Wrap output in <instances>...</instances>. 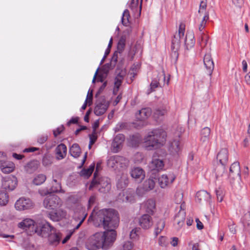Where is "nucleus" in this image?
I'll use <instances>...</instances> for the list:
<instances>
[{
	"label": "nucleus",
	"mask_w": 250,
	"mask_h": 250,
	"mask_svg": "<svg viewBox=\"0 0 250 250\" xmlns=\"http://www.w3.org/2000/svg\"><path fill=\"white\" fill-rule=\"evenodd\" d=\"M69 153L71 156L75 158L79 157L81 153L79 145L78 144H74L70 148Z\"/></svg>",
	"instance_id": "35"
},
{
	"label": "nucleus",
	"mask_w": 250,
	"mask_h": 250,
	"mask_svg": "<svg viewBox=\"0 0 250 250\" xmlns=\"http://www.w3.org/2000/svg\"><path fill=\"white\" fill-rule=\"evenodd\" d=\"M242 223L245 229L250 232V212L248 211L244 214Z\"/></svg>",
	"instance_id": "39"
},
{
	"label": "nucleus",
	"mask_w": 250,
	"mask_h": 250,
	"mask_svg": "<svg viewBox=\"0 0 250 250\" xmlns=\"http://www.w3.org/2000/svg\"><path fill=\"white\" fill-rule=\"evenodd\" d=\"M0 168L3 173H9L14 170L15 165L12 162H5L2 164Z\"/></svg>",
	"instance_id": "33"
},
{
	"label": "nucleus",
	"mask_w": 250,
	"mask_h": 250,
	"mask_svg": "<svg viewBox=\"0 0 250 250\" xmlns=\"http://www.w3.org/2000/svg\"><path fill=\"white\" fill-rule=\"evenodd\" d=\"M156 226V228H159L160 231H162L165 226V222L161 219L157 222Z\"/></svg>",
	"instance_id": "58"
},
{
	"label": "nucleus",
	"mask_w": 250,
	"mask_h": 250,
	"mask_svg": "<svg viewBox=\"0 0 250 250\" xmlns=\"http://www.w3.org/2000/svg\"><path fill=\"white\" fill-rule=\"evenodd\" d=\"M128 179L125 176L121 177L117 182V188L120 190H123L128 184Z\"/></svg>",
	"instance_id": "36"
},
{
	"label": "nucleus",
	"mask_w": 250,
	"mask_h": 250,
	"mask_svg": "<svg viewBox=\"0 0 250 250\" xmlns=\"http://www.w3.org/2000/svg\"><path fill=\"white\" fill-rule=\"evenodd\" d=\"M67 152V147L64 144L59 145L55 149L56 154L57 155L59 159L64 158Z\"/></svg>",
	"instance_id": "24"
},
{
	"label": "nucleus",
	"mask_w": 250,
	"mask_h": 250,
	"mask_svg": "<svg viewBox=\"0 0 250 250\" xmlns=\"http://www.w3.org/2000/svg\"><path fill=\"white\" fill-rule=\"evenodd\" d=\"M139 223L143 229H149L153 225L152 217L147 214H144L139 218Z\"/></svg>",
	"instance_id": "17"
},
{
	"label": "nucleus",
	"mask_w": 250,
	"mask_h": 250,
	"mask_svg": "<svg viewBox=\"0 0 250 250\" xmlns=\"http://www.w3.org/2000/svg\"><path fill=\"white\" fill-rule=\"evenodd\" d=\"M96 200V197L95 196H91L90 197L88 203V208H90L95 203Z\"/></svg>",
	"instance_id": "62"
},
{
	"label": "nucleus",
	"mask_w": 250,
	"mask_h": 250,
	"mask_svg": "<svg viewBox=\"0 0 250 250\" xmlns=\"http://www.w3.org/2000/svg\"><path fill=\"white\" fill-rule=\"evenodd\" d=\"M182 38H183L179 35H174L171 41V53L170 56L171 62L174 64L177 63L179 57L178 51L180 48L181 39Z\"/></svg>",
	"instance_id": "5"
},
{
	"label": "nucleus",
	"mask_w": 250,
	"mask_h": 250,
	"mask_svg": "<svg viewBox=\"0 0 250 250\" xmlns=\"http://www.w3.org/2000/svg\"><path fill=\"white\" fill-rule=\"evenodd\" d=\"M186 218V212L184 210H180L175 215L174 221L180 228L183 226Z\"/></svg>",
	"instance_id": "29"
},
{
	"label": "nucleus",
	"mask_w": 250,
	"mask_h": 250,
	"mask_svg": "<svg viewBox=\"0 0 250 250\" xmlns=\"http://www.w3.org/2000/svg\"><path fill=\"white\" fill-rule=\"evenodd\" d=\"M195 40L193 33H188L185 39V44L187 49L188 50L194 45Z\"/></svg>",
	"instance_id": "27"
},
{
	"label": "nucleus",
	"mask_w": 250,
	"mask_h": 250,
	"mask_svg": "<svg viewBox=\"0 0 250 250\" xmlns=\"http://www.w3.org/2000/svg\"><path fill=\"white\" fill-rule=\"evenodd\" d=\"M17 178L13 175L5 177L2 180V188L8 191L13 190L17 187Z\"/></svg>",
	"instance_id": "11"
},
{
	"label": "nucleus",
	"mask_w": 250,
	"mask_h": 250,
	"mask_svg": "<svg viewBox=\"0 0 250 250\" xmlns=\"http://www.w3.org/2000/svg\"><path fill=\"white\" fill-rule=\"evenodd\" d=\"M217 159L220 164L227 165L229 160V152L227 148L221 149L218 153Z\"/></svg>",
	"instance_id": "20"
},
{
	"label": "nucleus",
	"mask_w": 250,
	"mask_h": 250,
	"mask_svg": "<svg viewBox=\"0 0 250 250\" xmlns=\"http://www.w3.org/2000/svg\"><path fill=\"white\" fill-rule=\"evenodd\" d=\"M155 184V182L153 179H148L144 182L142 187L145 190L148 191L154 188Z\"/></svg>",
	"instance_id": "38"
},
{
	"label": "nucleus",
	"mask_w": 250,
	"mask_h": 250,
	"mask_svg": "<svg viewBox=\"0 0 250 250\" xmlns=\"http://www.w3.org/2000/svg\"><path fill=\"white\" fill-rule=\"evenodd\" d=\"M80 217H78V218L80 220L79 223L77 224V225L72 229L69 230L68 232L67 233L66 236L62 240V243L65 244L66 243L68 240L70 239L71 236L73 235V234L74 233L76 229H78L81 226L82 223L83 222L84 220H85L87 214H84V212H83L82 215H80Z\"/></svg>",
	"instance_id": "18"
},
{
	"label": "nucleus",
	"mask_w": 250,
	"mask_h": 250,
	"mask_svg": "<svg viewBox=\"0 0 250 250\" xmlns=\"http://www.w3.org/2000/svg\"><path fill=\"white\" fill-rule=\"evenodd\" d=\"M209 19V14L208 12H206L205 16H204L201 24L199 25V29L200 31H202L205 28L207 21Z\"/></svg>",
	"instance_id": "49"
},
{
	"label": "nucleus",
	"mask_w": 250,
	"mask_h": 250,
	"mask_svg": "<svg viewBox=\"0 0 250 250\" xmlns=\"http://www.w3.org/2000/svg\"><path fill=\"white\" fill-rule=\"evenodd\" d=\"M126 126V123H118L115 128V131L116 132L119 131L121 129L125 128Z\"/></svg>",
	"instance_id": "61"
},
{
	"label": "nucleus",
	"mask_w": 250,
	"mask_h": 250,
	"mask_svg": "<svg viewBox=\"0 0 250 250\" xmlns=\"http://www.w3.org/2000/svg\"><path fill=\"white\" fill-rule=\"evenodd\" d=\"M64 127L63 125L58 127L56 130H53L54 136L56 137L58 135H60L64 130Z\"/></svg>",
	"instance_id": "57"
},
{
	"label": "nucleus",
	"mask_w": 250,
	"mask_h": 250,
	"mask_svg": "<svg viewBox=\"0 0 250 250\" xmlns=\"http://www.w3.org/2000/svg\"><path fill=\"white\" fill-rule=\"evenodd\" d=\"M169 150L173 154L178 153L180 150V142L177 140H174L170 143Z\"/></svg>",
	"instance_id": "40"
},
{
	"label": "nucleus",
	"mask_w": 250,
	"mask_h": 250,
	"mask_svg": "<svg viewBox=\"0 0 250 250\" xmlns=\"http://www.w3.org/2000/svg\"><path fill=\"white\" fill-rule=\"evenodd\" d=\"M117 53L115 52L112 56L110 62L105 64L102 68V71L104 73L107 74L109 69H112L115 67L117 62Z\"/></svg>",
	"instance_id": "21"
},
{
	"label": "nucleus",
	"mask_w": 250,
	"mask_h": 250,
	"mask_svg": "<svg viewBox=\"0 0 250 250\" xmlns=\"http://www.w3.org/2000/svg\"><path fill=\"white\" fill-rule=\"evenodd\" d=\"M196 198L199 202L202 201H208L210 199V195L207 191L201 190L196 193Z\"/></svg>",
	"instance_id": "28"
},
{
	"label": "nucleus",
	"mask_w": 250,
	"mask_h": 250,
	"mask_svg": "<svg viewBox=\"0 0 250 250\" xmlns=\"http://www.w3.org/2000/svg\"><path fill=\"white\" fill-rule=\"evenodd\" d=\"M208 40V37L206 35L204 34L202 35L201 37V41L200 42L201 46L205 47L207 44Z\"/></svg>",
	"instance_id": "56"
},
{
	"label": "nucleus",
	"mask_w": 250,
	"mask_h": 250,
	"mask_svg": "<svg viewBox=\"0 0 250 250\" xmlns=\"http://www.w3.org/2000/svg\"><path fill=\"white\" fill-rule=\"evenodd\" d=\"M48 139V135L47 134L42 135L39 136L37 139V142L40 144H44Z\"/></svg>",
	"instance_id": "53"
},
{
	"label": "nucleus",
	"mask_w": 250,
	"mask_h": 250,
	"mask_svg": "<svg viewBox=\"0 0 250 250\" xmlns=\"http://www.w3.org/2000/svg\"><path fill=\"white\" fill-rule=\"evenodd\" d=\"M146 211L149 213L152 214L153 212V209L155 208V203L153 200H148L146 203Z\"/></svg>",
	"instance_id": "46"
},
{
	"label": "nucleus",
	"mask_w": 250,
	"mask_h": 250,
	"mask_svg": "<svg viewBox=\"0 0 250 250\" xmlns=\"http://www.w3.org/2000/svg\"><path fill=\"white\" fill-rule=\"evenodd\" d=\"M33 206L32 201L29 198H21L18 200L15 207L19 210H25L31 208Z\"/></svg>",
	"instance_id": "13"
},
{
	"label": "nucleus",
	"mask_w": 250,
	"mask_h": 250,
	"mask_svg": "<svg viewBox=\"0 0 250 250\" xmlns=\"http://www.w3.org/2000/svg\"><path fill=\"white\" fill-rule=\"evenodd\" d=\"M159 245L161 247H166V238L164 236H161L159 237L158 241Z\"/></svg>",
	"instance_id": "64"
},
{
	"label": "nucleus",
	"mask_w": 250,
	"mask_h": 250,
	"mask_svg": "<svg viewBox=\"0 0 250 250\" xmlns=\"http://www.w3.org/2000/svg\"><path fill=\"white\" fill-rule=\"evenodd\" d=\"M95 163L91 164L88 168H83L80 172L81 176L84 178H88L92 174L95 168Z\"/></svg>",
	"instance_id": "32"
},
{
	"label": "nucleus",
	"mask_w": 250,
	"mask_h": 250,
	"mask_svg": "<svg viewBox=\"0 0 250 250\" xmlns=\"http://www.w3.org/2000/svg\"><path fill=\"white\" fill-rule=\"evenodd\" d=\"M53 185L50 188V190L51 192H62L61 184L60 183L58 182L56 179H53Z\"/></svg>",
	"instance_id": "43"
},
{
	"label": "nucleus",
	"mask_w": 250,
	"mask_h": 250,
	"mask_svg": "<svg viewBox=\"0 0 250 250\" xmlns=\"http://www.w3.org/2000/svg\"><path fill=\"white\" fill-rule=\"evenodd\" d=\"M175 178L176 176L173 173H170L168 175H163L158 178L159 184L162 188H165L169 183H172Z\"/></svg>",
	"instance_id": "16"
},
{
	"label": "nucleus",
	"mask_w": 250,
	"mask_h": 250,
	"mask_svg": "<svg viewBox=\"0 0 250 250\" xmlns=\"http://www.w3.org/2000/svg\"><path fill=\"white\" fill-rule=\"evenodd\" d=\"M227 165H218L215 169V172L216 174V178H218L219 177H222L224 175V174L226 173L227 171L226 168V166Z\"/></svg>",
	"instance_id": "37"
},
{
	"label": "nucleus",
	"mask_w": 250,
	"mask_h": 250,
	"mask_svg": "<svg viewBox=\"0 0 250 250\" xmlns=\"http://www.w3.org/2000/svg\"><path fill=\"white\" fill-rule=\"evenodd\" d=\"M97 98L94 112L97 116H101L106 112L109 107L110 103L106 100L104 96H100Z\"/></svg>",
	"instance_id": "6"
},
{
	"label": "nucleus",
	"mask_w": 250,
	"mask_h": 250,
	"mask_svg": "<svg viewBox=\"0 0 250 250\" xmlns=\"http://www.w3.org/2000/svg\"><path fill=\"white\" fill-rule=\"evenodd\" d=\"M126 36L123 35L121 36L117 44V53H122L125 49L126 42Z\"/></svg>",
	"instance_id": "34"
},
{
	"label": "nucleus",
	"mask_w": 250,
	"mask_h": 250,
	"mask_svg": "<svg viewBox=\"0 0 250 250\" xmlns=\"http://www.w3.org/2000/svg\"><path fill=\"white\" fill-rule=\"evenodd\" d=\"M185 25L183 23H181L179 25L178 34H176V35H179L180 37L183 38L185 33Z\"/></svg>",
	"instance_id": "54"
},
{
	"label": "nucleus",
	"mask_w": 250,
	"mask_h": 250,
	"mask_svg": "<svg viewBox=\"0 0 250 250\" xmlns=\"http://www.w3.org/2000/svg\"><path fill=\"white\" fill-rule=\"evenodd\" d=\"M204 63L208 70V75L211 76L214 67V63L210 54H206L204 58Z\"/></svg>",
	"instance_id": "19"
},
{
	"label": "nucleus",
	"mask_w": 250,
	"mask_h": 250,
	"mask_svg": "<svg viewBox=\"0 0 250 250\" xmlns=\"http://www.w3.org/2000/svg\"><path fill=\"white\" fill-rule=\"evenodd\" d=\"M229 178L231 182H239L241 180V171L239 163L234 162L230 167Z\"/></svg>",
	"instance_id": "10"
},
{
	"label": "nucleus",
	"mask_w": 250,
	"mask_h": 250,
	"mask_svg": "<svg viewBox=\"0 0 250 250\" xmlns=\"http://www.w3.org/2000/svg\"><path fill=\"white\" fill-rule=\"evenodd\" d=\"M166 113V111L164 109H156L153 113L154 118L156 119H159L160 117H163Z\"/></svg>",
	"instance_id": "47"
},
{
	"label": "nucleus",
	"mask_w": 250,
	"mask_h": 250,
	"mask_svg": "<svg viewBox=\"0 0 250 250\" xmlns=\"http://www.w3.org/2000/svg\"><path fill=\"white\" fill-rule=\"evenodd\" d=\"M38 192L42 196H45L51 193V190L49 191L47 188L40 189Z\"/></svg>",
	"instance_id": "63"
},
{
	"label": "nucleus",
	"mask_w": 250,
	"mask_h": 250,
	"mask_svg": "<svg viewBox=\"0 0 250 250\" xmlns=\"http://www.w3.org/2000/svg\"><path fill=\"white\" fill-rule=\"evenodd\" d=\"M54 230L55 228L50 223L45 222L37 226V231H35V233L42 237H47Z\"/></svg>",
	"instance_id": "12"
},
{
	"label": "nucleus",
	"mask_w": 250,
	"mask_h": 250,
	"mask_svg": "<svg viewBox=\"0 0 250 250\" xmlns=\"http://www.w3.org/2000/svg\"><path fill=\"white\" fill-rule=\"evenodd\" d=\"M210 129L208 127L203 128L201 131V141L208 144L209 142Z\"/></svg>",
	"instance_id": "31"
},
{
	"label": "nucleus",
	"mask_w": 250,
	"mask_h": 250,
	"mask_svg": "<svg viewBox=\"0 0 250 250\" xmlns=\"http://www.w3.org/2000/svg\"><path fill=\"white\" fill-rule=\"evenodd\" d=\"M159 85V83L156 80H153L150 83L151 92L154 91L155 89Z\"/></svg>",
	"instance_id": "59"
},
{
	"label": "nucleus",
	"mask_w": 250,
	"mask_h": 250,
	"mask_svg": "<svg viewBox=\"0 0 250 250\" xmlns=\"http://www.w3.org/2000/svg\"><path fill=\"white\" fill-rule=\"evenodd\" d=\"M136 52V46L133 47H131L130 48L129 51L128 53V57L129 58V60L130 61H132L133 60L134 56Z\"/></svg>",
	"instance_id": "50"
},
{
	"label": "nucleus",
	"mask_w": 250,
	"mask_h": 250,
	"mask_svg": "<svg viewBox=\"0 0 250 250\" xmlns=\"http://www.w3.org/2000/svg\"><path fill=\"white\" fill-rule=\"evenodd\" d=\"M166 138L167 133L163 129H153L145 138V147L147 150L156 149L166 141Z\"/></svg>",
	"instance_id": "2"
},
{
	"label": "nucleus",
	"mask_w": 250,
	"mask_h": 250,
	"mask_svg": "<svg viewBox=\"0 0 250 250\" xmlns=\"http://www.w3.org/2000/svg\"><path fill=\"white\" fill-rule=\"evenodd\" d=\"M125 139V136L123 134H119L117 135L113 140L112 146L116 148L117 149H120Z\"/></svg>",
	"instance_id": "30"
},
{
	"label": "nucleus",
	"mask_w": 250,
	"mask_h": 250,
	"mask_svg": "<svg viewBox=\"0 0 250 250\" xmlns=\"http://www.w3.org/2000/svg\"><path fill=\"white\" fill-rule=\"evenodd\" d=\"M139 5V0H131L129 8L133 11L137 10Z\"/></svg>",
	"instance_id": "51"
},
{
	"label": "nucleus",
	"mask_w": 250,
	"mask_h": 250,
	"mask_svg": "<svg viewBox=\"0 0 250 250\" xmlns=\"http://www.w3.org/2000/svg\"><path fill=\"white\" fill-rule=\"evenodd\" d=\"M43 204L46 208L54 210L61 205V200L58 196L50 195L44 199Z\"/></svg>",
	"instance_id": "7"
},
{
	"label": "nucleus",
	"mask_w": 250,
	"mask_h": 250,
	"mask_svg": "<svg viewBox=\"0 0 250 250\" xmlns=\"http://www.w3.org/2000/svg\"><path fill=\"white\" fill-rule=\"evenodd\" d=\"M131 177L136 182L140 183L145 177V172L141 167H134L130 171Z\"/></svg>",
	"instance_id": "15"
},
{
	"label": "nucleus",
	"mask_w": 250,
	"mask_h": 250,
	"mask_svg": "<svg viewBox=\"0 0 250 250\" xmlns=\"http://www.w3.org/2000/svg\"><path fill=\"white\" fill-rule=\"evenodd\" d=\"M130 17V16L128 10L125 9L123 12L122 18V24L125 26H127L128 23L129 22V19Z\"/></svg>",
	"instance_id": "45"
},
{
	"label": "nucleus",
	"mask_w": 250,
	"mask_h": 250,
	"mask_svg": "<svg viewBox=\"0 0 250 250\" xmlns=\"http://www.w3.org/2000/svg\"><path fill=\"white\" fill-rule=\"evenodd\" d=\"M151 114V110L150 108H144L139 111V113L136 114V118L140 121L145 120L147 119Z\"/></svg>",
	"instance_id": "22"
},
{
	"label": "nucleus",
	"mask_w": 250,
	"mask_h": 250,
	"mask_svg": "<svg viewBox=\"0 0 250 250\" xmlns=\"http://www.w3.org/2000/svg\"><path fill=\"white\" fill-rule=\"evenodd\" d=\"M107 82L105 81L104 82L103 84L101 86V87L99 88V89H98V90L97 91V92H96V94H95V97L96 98H99V95L102 93V92L104 91V89L105 87H106V86L107 85Z\"/></svg>",
	"instance_id": "55"
},
{
	"label": "nucleus",
	"mask_w": 250,
	"mask_h": 250,
	"mask_svg": "<svg viewBox=\"0 0 250 250\" xmlns=\"http://www.w3.org/2000/svg\"><path fill=\"white\" fill-rule=\"evenodd\" d=\"M46 176L43 174H39L36 175L33 180V183L36 185H40L43 184L46 180Z\"/></svg>",
	"instance_id": "42"
},
{
	"label": "nucleus",
	"mask_w": 250,
	"mask_h": 250,
	"mask_svg": "<svg viewBox=\"0 0 250 250\" xmlns=\"http://www.w3.org/2000/svg\"><path fill=\"white\" fill-rule=\"evenodd\" d=\"M9 196L4 191H0V206H5L8 202Z\"/></svg>",
	"instance_id": "44"
},
{
	"label": "nucleus",
	"mask_w": 250,
	"mask_h": 250,
	"mask_svg": "<svg viewBox=\"0 0 250 250\" xmlns=\"http://www.w3.org/2000/svg\"><path fill=\"white\" fill-rule=\"evenodd\" d=\"M53 157L49 153H45L42 159V164L43 166L47 167L50 166L53 162Z\"/></svg>",
	"instance_id": "41"
},
{
	"label": "nucleus",
	"mask_w": 250,
	"mask_h": 250,
	"mask_svg": "<svg viewBox=\"0 0 250 250\" xmlns=\"http://www.w3.org/2000/svg\"><path fill=\"white\" fill-rule=\"evenodd\" d=\"M117 76L115 78L114 86L120 87L121 85L123 80L126 74V69H122V70L119 72L118 73H116Z\"/></svg>",
	"instance_id": "26"
},
{
	"label": "nucleus",
	"mask_w": 250,
	"mask_h": 250,
	"mask_svg": "<svg viewBox=\"0 0 250 250\" xmlns=\"http://www.w3.org/2000/svg\"><path fill=\"white\" fill-rule=\"evenodd\" d=\"M90 220L93 221L95 226L103 227L106 230L90 236L85 242V248L88 250L109 249L116 239L117 232L115 229L118 227L120 221L118 211L112 208L101 209L94 217L92 215L89 217L88 221Z\"/></svg>",
	"instance_id": "1"
},
{
	"label": "nucleus",
	"mask_w": 250,
	"mask_h": 250,
	"mask_svg": "<svg viewBox=\"0 0 250 250\" xmlns=\"http://www.w3.org/2000/svg\"><path fill=\"white\" fill-rule=\"evenodd\" d=\"M47 237H48V240L50 244L56 245L60 241L61 233L57 232L55 229V230H53Z\"/></svg>",
	"instance_id": "25"
},
{
	"label": "nucleus",
	"mask_w": 250,
	"mask_h": 250,
	"mask_svg": "<svg viewBox=\"0 0 250 250\" xmlns=\"http://www.w3.org/2000/svg\"><path fill=\"white\" fill-rule=\"evenodd\" d=\"M217 199L218 201L221 202L223 201L224 196V191L221 188H218L215 190Z\"/></svg>",
	"instance_id": "48"
},
{
	"label": "nucleus",
	"mask_w": 250,
	"mask_h": 250,
	"mask_svg": "<svg viewBox=\"0 0 250 250\" xmlns=\"http://www.w3.org/2000/svg\"><path fill=\"white\" fill-rule=\"evenodd\" d=\"M37 226L35 222L29 218L25 219L18 224L19 228L26 230L29 235L35 233V231H37Z\"/></svg>",
	"instance_id": "9"
},
{
	"label": "nucleus",
	"mask_w": 250,
	"mask_h": 250,
	"mask_svg": "<svg viewBox=\"0 0 250 250\" xmlns=\"http://www.w3.org/2000/svg\"><path fill=\"white\" fill-rule=\"evenodd\" d=\"M166 155L163 150H158L154 152L150 166L152 170L159 171L163 169L165 165L164 160Z\"/></svg>",
	"instance_id": "4"
},
{
	"label": "nucleus",
	"mask_w": 250,
	"mask_h": 250,
	"mask_svg": "<svg viewBox=\"0 0 250 250\" xmlns=\"http://www.w3.org/2000/svg\"><path fill=\"white\" fill-rule=\"evenodd\" d=\"M90 141H89V144L88 146L89 149H90L91 148L92 146L95 143V142L97 140V137L95 135V134L92 133V134L89 135Z\"/></svg>",
	"instance_id": "52"
},
{
	"label": "nucleus",
	"mask_w": 250,
	"mask_h": 250,
	"mask_svg": "<svg viewBox=\"0 0 250 250\" xmlns=\"http://www.w3.org/2000/svg\"><path fill=\"white\" fill-rule=\"evenodd\" d=\"M124 62L123 60L120 61L117 66L116 70V73H118L119 71H121L122 69H125L124 66Z\"/></svg>",
	"instance_id": "60"
},
{
	"label": "nucleus",
	"mask_w": 250,
	"mask_h": 250,
	"mask_svg": "<svg viewBox=\"0 0 250 250\" xmlns=\"http://www.w3.org/2000/svg\"><path fill=\"white\" fill-rule=\"evenodd\" d=\"M66 212L62 209H54L53 211H50L47 213V216L53 221L58 222L65 217Z\"/></svg>",
	"instance_id": "14"
},
{
	"label": "nucleus",
	"mask_w": 250,
	"mask_h": 250,
	"mask_svg": "<svg viewBox=\"0 0 250 250\" xmlns=\"http://www.w3.org/2000/svg\"><path fill=\"white\" fill-rule=\"evenodd\" d=\"M109 165L113 168L121 167L125 168L128 165V161L125 157L119 155H115L111 156L108 160Z\"/></svg>",
	"instance_id": "8"
},
{
	"label": "nucleus",
	"mask_w": 250,
	"mask_h": 250,
	"mask_svg": "<svg viewBox=\"0 0 250 250\" xmlns=\"http://www.w3.org/2000/svg\"><path fill=\"white\" fill-rule=\"evenodd\" d=\"M40 166V163L37 160H32L28 162L25 166V171L30 174L36 171Z\"/></svg>",
	"instance_id": "23"
},
{
	"label": "nucleus",
	"mask_w": 250,
	"mask_h": 250,
	"mask_svg": "<svg viewBox=\"0 0 250 250\" xmlns=\"http://www.w3.org/2000/svg\"><path fill=\"white\" fill-rule=\"evenodd\" d=\"M110 180L105 177H96V173L93 175V177L89 187V190L93 188L98 189L101 193H106L111 188Z\"/></svg>",
	"instance_id": "3"
}]
</instances>
